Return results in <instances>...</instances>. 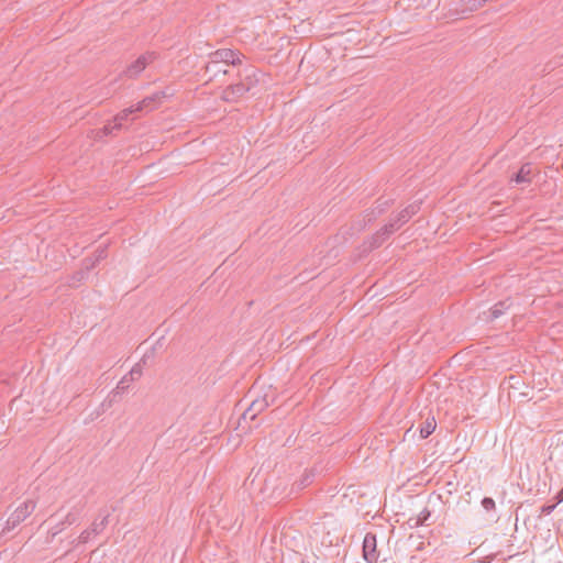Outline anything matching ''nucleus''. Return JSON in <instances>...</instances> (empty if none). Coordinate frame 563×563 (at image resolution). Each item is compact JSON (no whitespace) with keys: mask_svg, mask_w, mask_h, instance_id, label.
<instances>
[{"mask_svg":"<svg viewBox=\"0 0 563 563\" xmlns=\"http://www.w3.org/2000/svg\"><path fill=\"white\" fill-rule=\"evenodd\" d=\"M36 508V503L33 499H26L9 516L5 525L2 529V533L9 532L10 530L18 527L27 517H30Z\"/></svg>","mask_w":563,"mask_h":563,"instance_id":"nucleus-1","label":"nucleus"},{"mask_svg":"<svg viewBox=\"0 0 563 563\" xmlns=\"http://www.w3.org/2000/svg\"><path fill=\"white\" fill-rule=\"evenodd\" d=\"M210 62L206 65V71H209L211 67L219 66V64L224 63L227 65H240L242 63L241 57L243 55L240 52L230 49V48H221L210 53Z\"/></svg>","mask_w":563,"mask_h":563,"instance_id":"nucleus-2","label":"nucleus"},{"mask_svg":"<svg viewBox=\"0 0 563 563\" xmlns=\"http://www.w3.org/2000/svg\"><path fill=\"white\" fill-rule=\"evenodd\" d=\"M157 55L155 52H146L139 56L131 65H129L124 74L129 78H136L147 65L152 64L156 59Z\"/></svg>","mask_w":563,"mask_h":563,"instance_id":"nucleus-3","label":"nucleus"},{"mask_svg":"<svg viewBox=\"0 0 563 563\" xmlns=\"http://www.w3.org/2000/svg\"><path fill=\"white\" fill-rule=\"evenodd\" d=\"M269 406V401L267 399V396L263 397H256L252 399L249 407L244 410L241 419V422H247V420L253 421L255 418L263 412L267 407Z\"/></svg>","mask_w":563,"mask_h":563,"instance_id":"nucleus-4","label":"nucleus"},{"mask_svg":"<svg viewBox=\"0 0 563 563\" xmlns=\"http://www.w3.org/2000/svg\"><path fill=\"white\" fill-rule=\"evenodd\" d=\"M109 517H110V515H109V514H106V515H103V516L101 517V519H100L99 521H97V520H96V521H93V522L91 523V526H90L88 529L84 530V531L79 534V537H78V539H77V540H74V541H73V543H74L75 541H77L78 543H82V544H85V543H87V542H88V541H89L93 536H98V534H100V533L106 529V527L108 526V523H109Z\"/></svg>","mask_w":563,"mask_h":563,"instance_id":"nucleus-5","label":"nucleus"},{"mask_svg":"<svg viewBox=\"0 0 563 563\" xmlns=\"http://www.w3.org/2000/svg\"><path fill=\"white\" fill-rule=\"evenodd\" d=\"M81 508H74L68 511L63 520L57 522L54 527L48 530V541H52L57 534H59L66 526H71L78 521Z\"/></svg>","mask_w":563,"mask_h":563,"instance_id":"nucleus-6","label":"nucleus"},{"mask_svg":"<svg viewBox=\"0 0 563 563\" xmlns=\"http://www.w3.org/2000/svg\"><path fill=\"white\" fill-rule=\"evenodd\" d=\"M483 7V0H459L451 4L450 11L455 15H466Z\"/></svg>","mask_w":563,"mask_h":563,"instance_id":"nucleus-7","label":"nucleus"},{"mask_svg":"<svg viewBox=\"0 0 563 563\" xmlns=\"http://www.w3.org/2000/svg\"><path fill=\"white\" fill-rule=\"evenodd\" d=\"M376 547V536L372 532L366 533L363 540V558L367 563H375L378 560Z\"/></svg>","mask_w":563,"mask_h":563,"instance_id":"nucleus-8","label":"nucleus"},{"mask_svg":"<svg viewBox=\"0 0 563 563\" xmlns=\"http://www.w3.org/2000/svg\"><path fill=\"white\" fill-rule=\"evenodd\" d=\"M534 176V168L531 163L523 164L517 173H515L509 183H515L517 185H529L531 184Z\"/></svg>","mask_w":563,"mask_h":563,"instance_id":"nucleus-9","label":"nucleus"},{"mask_svg":"<svg viewBox=\"0 0 563 563\" xmlns=\"http://www.w3.org/2000/svg\"><path fill=\"white\" fill-rule=\"evenodd\" d=\"M249 90H250L249 84H246L244 81L236 82L234 85L229 86L223 91V99L225 101H235L236 98L242 97Z\"/></svg>","mask_w":563,"mask_h":563,"instance_id":"nucleus-10","label":"nucleus"},{"mask_svg":"<svg viewBox=\"0 0 563 563\" xmlns=\"http://www.w3.org/2000/svg\"><path fill=\"white\" fill-rule=\"evenodd\" d=\"M107 249L108 246L99 245L92 256L87 257L82 261V269L87 272L91 271L99 262L107 257Z\"/></svg>","mask_w":563,"mask_h":563,"instance_id":"nucleus-11","label":"nucleus"},{"mask_svg":"<svg viewBox=\"0 0 563 563\" xmlns=\"http://www.w3.org/2000/svg\"><path fill=\"white\" fill-rule=\"evenodd\" d=\"M512 302L510 299H505L495 303L488 311L486 316L487 321H494L503 316L510 307Z\"/></svg>","mask_w":563,"mask_h":563,"instance_id":"nucleus-12","label":"nucleus"},{"mask_svg":"<svg viewBox=\"0 0 563 563\" xmlns=\"http://www.w3.org/2000/svg\"><path fill=\"white\" fill-rule=\"evenodd\" d=\"M164 97L163 92H155L152 96L145 97L142 101L135 104V110L141 112L143 110L152 111L155 108L157 101Z\"/></svg>","mask_w":563,"mask_h":563,"instance_id":"nucleus-13","label":"nucleus"},{"mask_svg":"<svg viewBox=\"0 0 563 563\" xmlns=\"http://www.w3.org/2000/svg\"><path fill=\"white\" fill-rule=\"evenodd\" d=\"M314 475L313 470L306 471L302 476L294 483L292 490L300 492L308 487L313 482Z\"/></svg>","mask_w":563,"mask_h":563,"instance_id":"nucleus-14","label":"nucleus"},{"mask_svg":"<svg viewBox=\"0 0 563 563\" xmlns=\"http://www.w3.org/2000/svg\"><path fill=\"white\" fill-rule=\"evenodd\" d=\"M431 512L428 508L422 509L419 515L416 517H411L409 519V525L411 528H418L427 522V520L430 518Z\"/></svg>","mask_w":563,"mask_h":563,"instance_id":"nucleus-15","label":"nucleus"},{"mask_svg":"<svg viewBox=\"0 0 563 563\" xmlns=\"http://www.w3.org/2000/svg\"><path fill=\"white\" fill-rule=\"evenodd\" d=\"M437 422L434 417H428L420 428V435L427 439L435 430Z\"/></svg>","mask_w":563,"mask_h":563,"instance_id":"nucleus-16","label":"nucleus"},{"mask_svg":"<svg viewBox=\"0 0 563 563\" xmlns=\"http://www.w3.org/2000/svg\"><path fill=\"white\" fill-rule=\"evenodd\" d=\"M391 203H393L391 200L378 199L376 207L371 211L368 221H372V219H374V218L380 216L382 213H384L390 207Z\"/></svg>","mask_w":563,"mask_h":563,"instance_id":"nucleus-17","label":"nucleus"},{"mask_svg":"<svg viewBox=\"0 0 563 563\" xmlns=\"http://www.w3.org/2000/svg\"><path fill=\"white\" fill-rule=\"evenodd\" d=\"M136 112L137 111L135 110V106H132L130 108H126V109L122 110L120 113H118L114 117L113 128H121L122 126V122L124 120H126L130 114L136 113Z\"/></svg>","mask_w":563,"mask_h":563,"instance_id":"nucleus-18","label":"nucleus"},{"mask_svg":"<svg viewBox=\"0 0 563 563\" xmlns=\"http://www.w3.org/2000/svg\"><path fill=\"white\" fill-rule=\"evenodd\" d=\"M145 357H143L139 363H136L132 368L131 371L126 374L129 376V380H137L142 374H143V368H142V364H145Z\"/></svg>","mask_w":563,"mask_h":563,"instance_id":"nucleus-19","label":"nucleus"},{"mask_svg":"<svg viewBox=\"0 0 563 563\" xmlns=\"http://www.w3.org/2000/svg\"><path fill=\"white\" fill-rule=\"evenodd\" d=\"M243 80L244 82L250 85V88L253 87L258 79L256 78V70L253 67L245 68L243 70Z\"/></svg>","mask_w":563,"mask_h":563,"instance_id":"nucleus-20","label":"nucleus"},{"mask_svg":"<svg viewBox=\"0 0 563 563\" xmlns=\"http://www.w3.org/2000/svg\"><path fill=\"white\" fill-rule=\"evenodd\" d=\"M411 217H409L408 212L402 209L397 216L391 218V222L397 225V229L399 230L405 223H407Z\"/></svg>","mask_w":563,"mask_h":563,"instance_id":"nucleus-21","label":"nucleus"},{"mask_svg":"<svg viewBox=\"0 0 563 563\" xmlns=\"http://www.w3.org/2000/svg\"><path fill=\"white\" fill-rule=\"evenodd\" d=\"M397 225H395L391 220L385 224L380 230H378L376 233L380 235V238L385 239V241L394 233L396 232Z\"/></svg>","mask_w":563,"mask_h":563,"instance_id":"nucleus-22","label":"nucleus"},{"mask_svg":"<svg viewBox=\"0 0 563 563\" xmlns=\"http://www.w3.org/2000/svg\"><path fill=\"white\" fill-rule=\"evenodd\" d=\"M132 380H129V376L125 374L121 380L118 383L115 389L113 390V395L123 394L130 386Z\"/></svg>","mask_w":563,"mask_h":563,"instance_id":"nucleus-23","label":"nucleus"},{"mask_svg":"<svg viewBox=\"0 0 563 563\" xmlns=\"http://www.w3.org/2000/svg\"><path fill=\"white\" fill-rule=\"evenodd\" d=\"M481 504L486 511H493L496 508L495 500L490 497H484Z\"/></svg>","mask_w":563,"mask_h":563,"instance_id":"nucleus-24","label":"nucleus"},{"mask_svg":"<svg viewBox=\"0 0 563 563\" xmlns=\"http://www.w3.org/2000/svg\"><path fill=\"white\" fill-rule=\"evenodd\" d=\"M385 242V239L380 238L377 233L372 235L369 239V249H376L379 247Z\"/></svg>","mask_w":563,"mask_h":563,"instance_id":"nucleus-25","label":"nucleus"},{"mask_svg":"<svg viewBox=\"0 0 563 563\" xmlns=\"http://www.w3.org/2000/svg\"><path fill=\"white\" fill-rule=\"evenodd\" d=\"M420 205H421L420 201H415V202L410 203L409 206H407L405 208V210L408 212L409 217L412 218L420 210Z\"/></svg>","mask_w":563,"mask_h":563,"instance_id":"nucleus-26","label":"nucleus"},{"mask_svg":"<svg viewBox=\"0 0 563 563\" xmlns=\"http://www.w3.org/2000/svg\"><path fill=\"white\" fill-rule=\"evenodd\" d=\"M556 503L553 504V505H543L540 509V515L541 516H548L550 515L556 507Z\"/></svg>","mask_w":563,"mask_h":563,"instance_id":"nucleus-27","label":"nucleus"},{"mask_svg":"<svg viewBox=\"0 0 563 563\" xmlns=\"http://www.w3.org/2000/svg\"><path fill=\"white\" fill-rule=\"evenodd\" d=\"M121 128H113V124L109 123L103 126L102 131L104 135L112 134L114 130H120Z\"/></svg>","mask_w":563,"mask_h":563,"instance_id":"nucleus-28","label":"nucleus"},{"mask_svg":"<svg viewBox=\"0 0 563 563\" xmlns=\"http://www.w3.org/2000/svg\"><path fill=\"white\" fill-rule=\"evenodd\" d=\"M208 73H212L213 76H217L218 73H222V74L225 75L228 73V70L227 69H221L220 67L214 66V67H211V69Z\"/></svg>","mask_w":563,"mask_h":563,"instance_id":"nucleus-29","label":"nucleus"},{"mask_svg":"<svg viewBox=\"0 0 563 563\" xmlns=\"http://www.w3.org/2000/svg\"><path fill=\"white\" fill-rule=\"evenodd\" d=\"M554 499L558 505L563 503V488L555 495Z\"/></svg>","mask_w":563,"mask_h":563,"instance_id":"nucleus-30","label":"nucleus"},{"mask_svg":"<svg viewBox=\"0 0 563 563\" xmlns=\"http://www.w3.org/2000/svg\"><path fill=\"white\" fill-rule=\"evenodd\" d=\"M79 275H80V278L78 280H80L84 277L85 273L80 272Z\"/></svg>","mask_w":563,"mask_h":563,"instance_id":"nucleus-31","label":"nucleus"},{"mask_svg":"<svg viewBox=\"0 0 563 563\" xmlns=\"http://www.w3.org/2000/svg\"><path fill=\"white\" fill-rule=\"evenodd\" d=\"M488 0H483V5L487 2Z\"/></svg>","mask_w":563,"mask_h":563,"instance_id":"nucleus-32","label":"nucleus"}]
</instances>
